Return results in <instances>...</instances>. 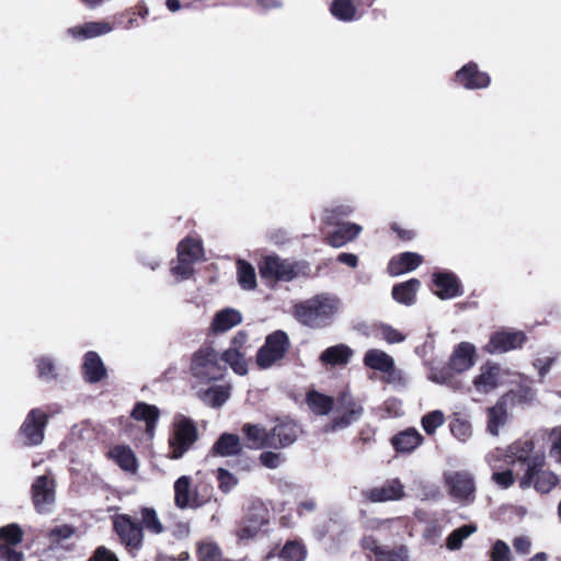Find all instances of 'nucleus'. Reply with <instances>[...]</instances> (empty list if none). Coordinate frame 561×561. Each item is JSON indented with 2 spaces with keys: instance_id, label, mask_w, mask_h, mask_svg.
<instances>
[{
  "instance_id": "53",
  "label": "nucleus",
  "mask_w": 561,
  "mask_h": 561,
  "mask_svg": "<svg viewBox=\"0 0 561 561\" xmlns=\"http://www.w3.org/2000/svg\"><path fill=\"white\" fill-rule=\"evenodd\" d=\"M218 488L224 493H229L238 484V479L227 469L219 468L217 470Z\"/></svg>"
},
{
  "instance_id": "38",
  "label": "nucleus",
  "mask_w": 561,
  "mask_h": 561,
  "mask_svg": "<svg viewBox=\"0 0 561 561\" xmlns=\"http://www.w3.org/2000/svg\"><path fill=\"white\" fill-rule=\"evenodd\" d=\"M307 404L318 415L329 414L334 407L333 399L318 391H310L307 394Z\"/></svg>"
},
{
  "instance_id": "56",
  "label": "nucleus",
  "mask_w": 561,
  "mask_h": 561,
  "mask_svg": "<svg viewBox=\"0 0 561 561\" xmlns=\"http://www.w3.org/2000/svg\"><path fill=\"white\" fill-rule=\"evenodd\" d=\"M353 211V207L350 205H341L332 209L325 210V221L328 224H335L337 217H346L351 215Z\"/></svg>"
},
{
  "instance_id": "32",
  "label": "nucleus",
  "mask_w": 561,
  "mask_h": 561,
  "mask_svg": "<svg viewBox=\"0 0 561 561\" xmlns=\"http://www.w3.org/2000/svg\"><path fill=\"white\" fill-rule=\"evenodd\" d=\"M364 365L374 370L386 373L387 370H391L392 365H394V359L381 350L371 348L367 351L364 356Z\"/></svg>"
},
{
  "instance_id": "46",
  "label": "nucleus",
  "mask_w": 561,
  "mask_h": 561,
  "mask_svg": "<svg viewBox=\"0 0 561 561\" xmlns=\"http://www.w3.org/2000/svg\"><path fill=\"white\" fill-rule=\"evenodd\" d=\"M451 434L460 442H466L472 434L471 424L469 421L456 415L450 422Z\"/></svg>"
},
{
  "instance_id": "27",
  "label": "nucleus",
  "mask_w": 561,
  "mask_h": 561,
  "mask_svg": "<svg viewBox=\"0 0 561 561\" xmlns=\"http://www.w3.org/2000/svg\"><path fill=\"white\" fill-rule=\"evenodd\" d=\"M422 262L423 259L420 254L404 252L390 261L388 270L391 275H401L415 270Z\"/></svg>"
},
{
  "instance_id": "31",
  "label": "nucleus",
  "mask_w": 561,
  "mask_h": 561,
  "mask_svg": "<svg viewBox=\"0 0 561 561\" xmlns=\"http://www.w3.org/2000/svg\"><path fill=\"white\" fill-rule=\"evenodd\" d=\"M113 27L104 21L89 22L81 26L69 28V33L76 38H92L108 34Z\"/></svg>"
},
{
  "instance_id": "26",
  "label": "nucleus",
  "mask_w": 561,
  "mask_h": 561,
  "mask_svg": "<svg viewBox=\"0 0 561 561\" xmlns=\"http://www.w3.org/2000/svg\"><path fill=\"white\" fill-rule=\"evenodd\" d=\"M242 322V314L233 308H226L217 312L211 322V330L215 333H224Z\"/></svg>"
},
{
  "instance_id": "20",
  "label": "nucleus",
  "mask_w": 561,
  "mask_h": 561,
  "mask_svg": "<svg viewBox=\"0 0 561 561\" xmlns=\"http://www.w3.org/2000/svg\"><path fill=\"white\" fill-rule=\"evenodd\" d=\"M435 294L440 299H453L462 294L460 283L455 274L450 272H436L433 274Z\"/></svg>"
},
{
  "instance_id": "43",
  "label": "nucleus",
  "mask_w": 561,
  "mask_h": 561,
  "mask_svg": "<svg viewBox=\"0 0 561 561\" xmlns=\"http://www.w3.org/2000/svg\"><path fill=\"white\" fill-rule=\"evenodd\" d=\"M238 266V280L243 289L251 290L256 286V276L253 266L243 261L239 260Z\"/></svg>"
},
{
  "instance_id": "58",
  "label": "nucleus",
  "mask_w": 561,
  "mask_h": 561,
  "mask_svg": "<svg viewBox=\"0 0 561 561\" xmlns=\"http://www.w3.org/2000/svg\"><path fill=\"white\" fill-rule=\"evenodd\" d=\"M492 480L503 489H507L514 483V477L511 470L494 472Z\"/></svg>"
},
{
  "instance_id": "57",
  "label": "nucleus",
  "mask_w": 561,
  "mask_h": 561,
  "mask_svg": "<svg viewBox=\"0 0 561 561\" xmlns=\"http://www.w3.org/2000/svg\"><path fill=\"white\" fill-rule=\"evenodd\" d=\"M24 554L21 551H16L10 545H0V561H23Z\"/></svg>"
},
{
  "instance_id": "24",
  "label": "nucleus",
  "mask_w": 561,
  "mask_h": 561,
  "mask_svg": "<svg viewBox=\"0 0 561 561\" xmlns=\"http://www.w3.org/2000/svg\"><path fill=\"white\" fill-rule=\"evenodd\" d=\"M83 374L85 380L91 383L99 382L105 377L106 368L98 353L91 351L84 355Z\"/></svg>"
},
{
  "instance_id": "39",
  "label": "nucleus",
  "mask_w": 561,
  "mask_h": 561,
  "mask_svg": "<svg viewBox=\"0 0 561 561\" xmlns=\"http://www.w3.org/2000/svg\"><path fill=\"white\" fill-rule=\"evenodd\" d=\"M111 456L123 470L134 472L137 469L136 456L129 447L116 446L111 450Z\"/></svg>"
},
{
  "instance_id": "41",
  "label": "nucleus",
  "mask_w": 561,
  "mask_h": 561,
  "mask_svg": "<svg viewBox=\"0 0 561 561\" xmlns=\"http://www.w3.org/2000/svg\"><path fill=\"white\" fill-rule=\"evenodd\" d=\"M141 527L153 535L163 533L164 527L158 516V513L152 507L140 508Z\"/></svg>"
},
{
  "instance_id": "61",
  "label": "nucleus",
  "mask_w": 561,
  "mask_h": 561,
  "mask_svg": "<svg viewBox=\"0 0 561 561\" xmlns=\"http://www.w3.org/2000/svg\"><path fill=\"white\" fill-rule=\"evenodd\" d=\"M554 357H548L546 360L542 359H536L534 363V366L538 369L539 376L541 379L546 377V375L549 373L552 364L554 363Z\"/></svg>"
},
{
  "instance_id": "36",
  "label": "nucleus",
  "mask_w": 561,
  "mask_h": 561,
  "mask_svg": "<svg viewBox=\"0 0 561 561\" xmlns=\"http://www.w3.org/2000/svg\"><path fill=\"white\" fill-rule=\"evenodd\" d=\"M220 360L224 365H229L231 369L240 376H244L248 373V364L244 355L236 347L226 350L220 355Z\"/></svg>"
},
{
  "instance_id": "64",
  "label": "nucleus",
  "mask_w": 561,
  "mask_h": 561,
  "mask_svg": "<svg viewBox=\"0 0 561 561\" xmlns=\"http://www.w3.org/2000/svg\"><path fill=\"white\" fill-rule=\"evenodd\" d=\"M90 561H118L117 558L104 547L98 548Z\"/></svg>"
},
{
  "instance_id": "23",
  "label": "nucleus",
  "mask_w": 561,
  "mask_h": 561,
  "mask_svg": "<svg viewBox=\"0 0 561 561\" xmlns=\"http://www.w3.org/2000/svg\"><path fill=\"white\" fill-rule=\"evenodd\" d=\"M242 433L247 439V445L251 449H261L268 447L270 431L260 424L245 423L242 426Z\"/></svg>"
},
{
  "instance_id": "18",
  "label": "nucleus",
  "mask_w": 561,
  "mask_h": 561,
  "mask_svg": "<svg viewBox=\"0 0 561 561\" xmlns=\"http://www.w3.org/2000/svg\"><path fill=\"white\" fill-rule=\"evenodd\" d=\"M476 346L469 342H461L455 347L449 358V367L456 373H463L476 364Z\"/></svg>"
},
{
  "instance_id": "14",
  "label": "nucleus",
  "mask_w": 561,
  "mask_h": 561,
  "mask_svg": "<svg viewBox=\"0 0 561 561\" xmlns=\"http://www.w3.org/2000/svg\"><path fill=\"white\" fill-rule=\"evenodd\" d=\"M526 335L522 331L502 330L493 333L484 346L489 354H502L523 346Z\"/></svg>"
},
{
  "instance_id": "13",
  "label": "nucleus",
  "mask_w": 561,
  "mask_h": 561,
  "mask_svg": "<svg viewBox=\"0 0 561 561\" xmlns=\"http://www.w3.org/2000/svg\"><path fill=\"white\" fill-rule=\"evenodd\" d=\"M48 423V415L41 409H33L26 415L20 433L27 446L39 445L44 439V430Z\"/></svg>"
},
{
  "instance_id": "37",
  "label": "nucleus",
  "mask_w": 561,
  "mask_h": 561,
  "mask_svg": "<svg viewBox=\"0 0 561 561\" xmlns=\"http://www.w3.org/2000/svg\"><path fill=\"white\" fill-rule=\"evenodd\" d=\"M182 253L185 254V259L192 261L193 263H197L204 260L202 242L191 237L185 238L179 243L178 256L181 257Z\"/></svg>"
},
{
  "instance_id": "1",
  "label": "nucleus",
  "mask_w": 561,
  "mask_h": 561,
  "mask_svg": "<svg viewBox=\"0 0 561 561\" xmlns=\"http://www.w3.org/2000/svg\"><path fill=\"white\" fill-rule=\"evenodd\" d=\"M341 307L340 297L330 293H321L296 305L295 317L306 327L325 328L332 323Z\"/></svg>"
},
{
  "instance_id": "28",
  "label": "nucleus",
  "mask_w": 561,
  "mask_h": 561,
  "mask_svg": "<svg viewBox=\"0 0 561 561\" xmlns=\"http://www.w3.org/2000/svg\"><path fill=\"white\" fill-rule=\"evenodd\" d=\"M242 444L240 437L234 434L224 433L214 444L211 451L214 455L221 457H230L240 454Z\"/></svg>"
},
{
  "instance_id": "29",
  "label": "nucleus",
  "mask_w": 561,
  "mask_h": 561,
  "mask_svg": "<svg viewBox=\"0 0 561 561\" xmlns=\"http://www.w3.org/2000/svg\"><path fill=\"white\" fill-rule=\"evenodd\" d=\"M230 393V385H216L201 391L199 397L205 404L217 409L228 401Z\"/></svg>"
},
{
  "instance_id": "3",
  "label": "nucleus",
  "mask_w": 561,
  "mask_h": 561,
  "mask_svg": "<svg viewBox=\"0 0 561 561\" xmlns=\"http://www.w3.org/2000/svg\"><path fill=\"white\" fill-rule=\"evenodd\" d=\"M192 375L202 382L216 381L227 374V366L220 360V355L213 347L198 350L192 358Z\"/></svg>"
},
{
  "instance_id": "16",
  "label": "nucleus",
  "mask_w": 561,
  "mask_h": 561,
  "mask_svg": "<svg viewBox=\"0 0 561 561\" xmlns=\"http://www.w3.org/2000/svg\"><path fill=\"white\" fill-rule=\"evenodd\" d=\"M298 425L289 420L279 421L272 430H270L271 448H285L294 444L298 437Z\"/></svg>"
},
{
  "instance_id": "22",
  "label": "nucleus",
  "mask_w": 561,
  "mask_h": 561,
  "mask_svg": "<svg viewBox=\"0 0 561 561\" xmlns=\"http://www.w3.org/2000/svg\"><path fill=\"white\" fill-rule=\"evenodd\" d=\"M131 417L136 421L145 422L146 435L149 439L154 437L157 423L160 417V410L156 405L138 402L131 411Z\"/></svg>"
},
{
  "instance_id": "40",
  "label": "nucleus",
  "mask_w": 561,
  "mask_h": 561,
  "mask_svg": "<svg viewBox=\"0 0 561 561\" xmlns=\"http://www.w3.org/2000/svg\"><path fill=\"white\" fill-rule=\"evenodd\" d=\"M330 12L340 21L351 22L356 19L357 10L353 0H333Z\"/></svg>"
},
{
  "instance_id": "21",
  "label": "nucleus",
  "mask_w": 561,
  "mask_h": 561,
  "mask_svg": "<svg viewBox=\"0 0 561 561\" xmlns=\"http://www.w3.org/2000/svg\"><path fill=\"white\" fill-rule=\"evenodd\" d=\"M514 396L513 393H505L494 407L488 410V431L492 435H497L500 427L506 424L508 420L507 407L510 402L514 401Z\"/></svg>"
},
{
  "instance_id": "49",
  "label": "nucleus",
  "mask_w": 561,
  "mask_h": 561,
  "mask_svg": "<svg viewBox=\"0 0 561 561\" xmlns=\"http://www.w3.org/2000/svg\"><path fill=\"white\" fill-rule=\"evenodd\" d=\"M23 539V531L16 524H10L0 528V540L5 545H18Z\"/></svg>"
},
{
  "instance_id": "9",
  "label": "nucleus",
  "mask_w": 561,
  "mask_h": 561,
  "mask_svg": "<svg viewBox=\"0 0 561 561\" xmlns=\"http://www.w3.org/2000/svg\"><path fill=\"white\" fill-rule=\"evenodd\" d=\"M444 482L448 494L458 503L470 504L476 499V482L467 470L446 471Z\"/></svg>"
},
{
  "instance_id": "42",
  "label": "nucleus",
  "mask_w": 561,
  "mask_h": 561,
  "mask_svg": "<svg viewBox=\"0 0 561 561\" xmlns=\"http://www.w3.org/2000/svg\"><path fill=\"white\" fill-rule=\"evenodd\" d=\"M477 531V526L473 524L463 525L453 533L446 539V546L449 550H458L462 546V541L469 538L472 534Z\"/></svg>"
},
{
  "instance_id": "54",
  "label": "nucleus",
  "mask_w": 561,
  "mask_h": 561,
  "mask_svg": "<svg viewBox=\"0 0 561 561\" xmlns=\"http://www.w3.org/2000/svg\"><path fill=\"white\" fill-rule=\"evenodd\" d=\"M409 552L404 546L397 547L391 550H383L379 552V558L376 561H408Z\"/></svg>"
},
{
  "instance_id": "50",
  "label": "nucleus",
  "mask_w": 561,
  "mask_h": 561,
  "mask_svg": "<svg viewBox=\"0 0 561 561\" xmlns=\"http://www.w3.org/2000/svg\"><path fill=\"white\" fill-rule=\"evenodd\" d=\"M508 393H513L514 401L510 402V405L514 404H530L536 399V390L527 385H522L517 390H512Z\"/></svg>"
},
{
  "instance_id": "55",
  "label": "nucleus",
  "mask_w": 561,
  "mask_h": 561,
  "mask_svg": "<svg viewBox=\"0 0 561 561\" xmlns=\"http://www.w3.org/2000/svg\"><path fill=\"white\" fill-rule=\"evenodd\" d=\"M511 549L503 540H496L490 552L492 561H511Z\"/></svg>"
},
{
  "instance_id": "2",
  "label": "nucleus",
  "mask_w": 561,
  "mask_h": 561,
  "mask_svg": "<svg viewBox=\"0 0 561 561\" xmlns=\"http://www.w3.org/2000/svg\"><path fill=\"white\" fill-rule=\"evenodd\" d=\"M198 438V433L194 422L182 415L174 416L172 431L169 436L170 459H180L187 453Z\"/></svg>"
},
{
  "instance_id": "34",
  "label": "nucleus",
  "mask_w": 561,
  "mask_h": 561,
  "mask_svg": "<svg viewBox=\"0 0 561 561\" xmlns=\"http://www.w3.org/2000/svg\"><path fill=\"white\" fill-rule=\"evenodd\" d=\"M423 442L422 435L414 428H409L392 438L397 451L411 453Z\"/></svg>"
},
{
  "instance_id": "10",
  "label": "nucleus",
  "mask_w": 561,
  "mask_h": 561,
  "mask_svg": "<svg viewBox=\"0 0 561 561\" xmlns=\"http://www.w3.org/2000/svg\"><path fill=\"white\" fill-rule=\"evenodd\" d=\"M270 512L262 501L254 500L247 507L236 535L240 541L253 539L268 523Z\"/></svg>"
},
{
  "instance_id": "7",
  "label": "nucleus",
  "mask_w": 561,
  "mask_h": 561,
  "mask_svg": "<svg viewBox=\"0 0 561 561\" xmlns=\"http://www.w3.org/2000/svg\"><path fill=\"white\" fill-rule=\"evenodd\" d=\"M290 346L289 337L286 332L277 330L268 334L264 344L256 354V364L261 369H268L282 360Z\"/></svg>"
},
{
  "instance_id": "48",
  "label": "nucleus",
  "mask_w": 561,
  "mask_h": 561,
  "mask_svg": "<svg viewBox=\"0 0 561 561\" xmlns=\"http://www.w3.org/2000/svg\"><path fill=\"white\" fill-rule=\"evenodd\" d=\"M201 561H221V551L214 541H203L198 547Z\"/></svg>"
},
{
  "instance_id": "17",
  "label": "nucleus",
  "mask_w": 561,
  "mask_h": 561,
  "mask_svg": "<svg viewBox=\"0 0 561 561\" xmlns=\"http://www.w3.org/2000/svg\"><path fill=\"white\" fill-rule=\"evenodd\" d=\"M456 81L469 90L483 89L490 84V77L480 71L477 64L469 62L456 72Z\"/></svg>"
},
{
  "instance_id": "44",
  "label": "nucleus",
  "mask_w": 561,
  "mask_h": 561,
  "mask_svg": "<svg viewBox=\"0 0 561 561\" xmlns=\"http://www.w3.org/2000/svg\"><path fill=\"white\" fill-rule=\"evenodd\" d=\"M194 264L192 261L185 259V254L178 256L175 264L171 266V274L176 277L179 282L190 278L194 273Z\"/></svg>"
},
{
  "instance_id": "45",
  "label": "nucleus",
  "mask_w": 561,
  "mask_h": 561,
  "mask_svg": "<svg viewBox=\"0 0 561 561\" xmlns=\"http://www.w3.org/2000/svg\"><path fill=\"white\" fill-rule=\"evenodd\" d=\"M306 558V550L302 545L296 541L287 542L279 553L282 561H304Z\"/></svg>"
},
{
  "instance_id": "4",
  "label": "nucleus",
  "mask_w": 561,
  "mask_h": 561,
  "mask_svg": "<svg viewBox=\"0 0 561 561\" xmlns=\"http://www.w3.org/2000/svg\"><path fill=\"white\" fill-rule=\"evenodd\" d=\"M306 268L304 263L282 259L278 255H267L259 265L260 275L266 282H290L304 275Z\"/></svg>"
},
{
  "instance_id": "11",
  "label": "nucleus",
  "mask_w": 561,
  "mask_h": 561,
  "mask_svg": "<svg viewBox=\"0 0 561 561\" xmlns=\"http://www.w3.org/2000/svg\"><path fill=\"white\" fill-rule=\"evenodd\" d=\"M174 504L180 510L198 508L209 499L208 494H199L196 488L192 486V479L188 476H181L173 485Z\"/></svg>"
},
{
  "instance_id": "35",
  "label": "nucleus",
  "mask_w": 561,
  "mask_h": 561,
  "mask_svg": "<svg viewBox=\"0 0 561 561\" xmlns=\"http://www.w3.org/2000/svg\"><path fill=\"white\" fill-rule=\"evenodd\" d=\"M534 443L531 440L516 442L510 446L507 457L512 463L524 462L527 466L536 455H533Z\"/></svg>"
},
{
  "instance_id": "60",
  "label": "nucleus",
  "mask_w": 561,
  "mask_h": 561,
  "mask_svg": "<svg viewBox=\"0 0 561 561\" xmlns=\"http://www.w3.org/2000/svg\"><path fill=\"white\" fill-rule=\"evenodd\" d=\"M75 530L68 525H61L53 528L49 536L53 540L68 539L73 535Z\"/></svg>"
},
{
  "instance_id": "8",
  "label": "nucleus",
  "mask_w": 561,
  "mask_h": 561,
  "mask_svg": "<svg viewBox=\"0 0 561 561\" xmlns=\"http://www.w3.org/2000/svg\"><path fill=\"white\" fill-rule=\"evenodd\" d=\"M545 467V456L536 454L529 462L525 474L519 480L522 489H528L531 485L541 493H548L558 483V477Z\"/></svg>"
},
{
  "instance_id": "5",
  "label": "nucleus",
  "mask_w": 561,
  "mask_h": 561,
  "mask_svg": "<svg viewBox=\"0 0 561 561\" xmlns=\"http://www.w3.org/2000/svg\"><path fill=\"white\" fill-rule=\"evenodd\" d=\"M364 413L362 403L353 398L348 391H343L337 398L334 416L324 431L344 430L357 422Z\"/></svg>"
},
{
  "instance_id": "51",
  "label": "nucleus",
  "mask_w": 561,
  "mask_h": 561,
  "mask_svg": "<svg viewBox=\"0 0 561 561\" xmlns=\"http://www.w3.org/2000/svg\"><path fill=\"white\" fill-rule=\"evenodd\" d=\"M379 335L388 343V344H398L405 341L407 336L404 333L399 331L398 329L391 327L390 324L381 323L378 327Z\"/></svg>"
},
{
  "instance_id": "62",
  "label": "nucleus",
  "mask_w": 561,
  "mask_h": 561,
  "mask_svg": "<svg viewBox=\"0 0 561 561\" xmlns=\"http://www.w3.org/2000/svg\"><path fill=\"white\" fill-rule=\"evenodd\" d=\"M513 546H514V549L516 550V552H519L522 554H527L530 550V540L525 537V536H520V537H516L513 541Z\"/></svg>"
},
{
  "instance_id": "63",
  "label": "nucleus",
  "mask_w": 561,
  "mask_h": 561,
  "mask_svg": "<svg viewBox=\"0 0 561 561\" xmlns=\"http://www.w3.org/2000/svg\"><path fill=\"white\" fill-rule=\"evenodd\" d=\"M554 435H558L551 446L550 456L553 457L557 461L561 462V428L554 430Z\"/></svg>"
},
{
  "instance_id": "52",
  "label": "nucleus",
  "mask_w": 561,
  "mask_h": 561,
  "mask_svg": "<svg viewBox=\"0 0 561 561\" xmlns=\"http://www.w3.org/2000/svg\"><path fill=\"white\" fill-rule=\"evenodd\" d=\"M38 376L42 380L50 381L57 377L56 366L51 358L47 356L39 357L37 360Z\"/></svg>"
},
{
  "instance_id": "12",
  "label": "nucleus",
  "mask_w": 561,
  "mask_h": 561,
  "mask_svg": "<svg viewBox=\"0 0 561 561\" xmlns=\"http://www.w3.org/2000/svg\"><path fill=\"white\" fill-rule=\"evenodd\" d=\"M113 526L123 545L130 551L139 549L144 540L142 527L130 515L114 517Z\"/></svg>"
},
{
  "instance_id": "15",
  "label": "nucleus",
  "mask_w": 561,
  "mask_h": 561,
  "mask_svg": "<svg viewBox=\"0 0 561 561\" xmlns=\"http://www.w3.org/2000/svg\"><path fill=\"white\" fill-rule=\"evenodd\" d=\"M502 368L499 364L488 362L483 364L472 383L474 389L482 394L490 393L501 383Z\"/></svg>"
},
{
  "instance_id": "33",
  "label": "nucleus",
  "mask_w": 561,
  "mask_h": 561,
  "mask_svg": "<svg viewBox=\"0 0 561 561\" xmlns=\"http://www.w3.org/2000/svg\"><path fill=\"white\" fill-rule=\"evenodd\" d=\"M421 286L420 280L412 278L408 282L398 284L392 288V297L396 301L411 306L415 301L416 291Z\"/></svg>"
},
{
  "instance_id": "19",
  "label": "nucleus",
  "mask_w": 561,
  "mask_h": 561,
  "mask_svg": "<svg viewBox=\"0 0 561 561\" xmlns=\"http://www.w3.org/2000/svg\"><path fill=\"white\" fill-rule=\"evenodd\" d=\"M404 496V485L399 479H391L367 492L371 502L398 501Z\"/></svg>"
},
{
  "instance_id": "6",
  "label": "nucleus",
  "mask_w": 561,
  "mask_h": 561,
  "mask_svg": "<svg viewBox=\"0 0 561 561\" xmlns=\"http://www.w3.org/2000/svg\"><path fill=\"white\" fill-rule=\"evenodd\" d=\"M56 478L51 470L37 476L31 485V496L37 513L48 514L56 503Z\"/></svg>"
},
{
  "instance_id": "47",
  "label": "nucleus",
  "mask_w": 561,
  "mask_h": 561,
  "mask_svg": "<svg viewBox=\"0 0 561 561\" xmlns=\"http://www.w3.org/2000/svg\"><path fill=\"white\" fill-rule=\"evenodd\" d=\"M444 413L440 410H435L422 417V427L428 435H432L444 424Z\"/></svg>"
},
{
  "instance_id": "59",
  "label": "nucleus",
  "mask_w": 561,
  "mask_h": 561,
  "mask_svg": "<svg viewBox=\"0 0 561 561\" xmlns=\"http://www.w3.org/2000/svg\"><path fill=\"white\" fill-rule=\"evenodd\" d=\"M260 460L262 465L270 469H275L279 467L282 459L280 456L273 451H264L260 455Z\"/></svg>"
},
{
  "instance_id": "25",
  "label": "nucleus",
  "mask_w": 561,
  "mask_h": 561,
  "mask_svg": "<svg viewBox=\"0 0 561 561\" xmlns=\"http://www.w3.org/2000/svg\"><path fill=\"white\" fill-rule=\"evenodd\" d=\"M362 232V227L352 222L339 224L336 229L328 236V242L334 248H341L354 240Z\"/></svg>"
},
{
  "instance_id": "30",
  "label": "nucleus",
  "mask_w": 561,
  "mask_h": 561,
  "mask_svg": "<svg viewBox=\"0 0 561 561\" xmlns=\"http://www.w3.org/2000/svg\"><path fill=\"white\" fill-rule=\"evenodd\" d=\"M352 356L353 351L348 346L337 344L324 350L320 355V362L331 366L346 365Z\"/></svg>"
}]
</instances>
